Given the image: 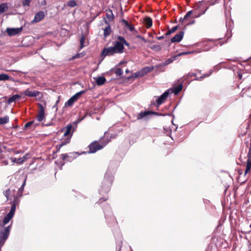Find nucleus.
I'll return each instance as SVG.
<instances>
[{
    "label": "nucleus",
    "instance_id": "nucleus-1",
    "mask_svg": "<svg viewBox=\"0 0 251 251\" xmlns=\"http://www.w3.org/2000/svg\"><path fill=\"white\" fill-rule=\"evenodd\" d=\"M118 39L119 41L115 43L113 48L117 53H121L123 52L124 45H125L126 46H129V44L122 36H118Z\"/></svg>",
    "mask_w": 251,
    "mask_h": 251
},
{
    "label": "nucleus",
    "instance_id": "nucleus-2",
    "mask_svg": "<svg viewBox=\"0 0 251 251\" xmlns=\"http://www.w3.org/2000/svg\"><path fill=\"white\" fill-rule=\"evenodd\" d=\"M10 226L4 227L0 231V248L4 245L5 241L7 239L10 231Z\"/></svg>",
    "mask_w": 251,
    "mask_h": 251
},
{
    "label": "nucleus",
    "instance_id": "nucleus-3",
    "mask_svg": "<svg viewBox=\"0 0 251 251\" xmlns=\"http://www.w3.org/2000/svg\"><path fill=\"white\" fill-rule=\"evenodd\" d=\"M109 140H108L105 143L102 145H100L98 142L95 141L89 145V152L90 153H95L97 151L101 150L109 142Z\"/></svg>",
    "mask_w": 251,
    "mask_h": 251
},
{
    "label": "nucleus",
    "instance_id": "nucleus-4",
    "mask_svg": "<svg viewBox=\"0 0 251 251\" xmlns=\"http://www.w3.org/2000/svg\"><path fill=\"white\" fill-rule=\"evenodd\" d=\"M72 126L70 124L69 125H68L66 127V129H65V132L64 133V137H67V136H69V137H68L65 141L64 142H62L60 145H59V148H61L62 147V146L66 145L67 144H68L69 142H70V139H71V137L72 135V134H71L70 136V135L71 134V130H72Z\"/></svg>",
    "mask_w": 251,
    "mask_h": 251
},
{
    "label": "nucleus",
    "instance_id": "nucleus-5",
    "mask_svg": "<svg viewBox=\"0 0 251 251\" xmlns=\"http://www.w3.org/2000/svg\"><path fill=\"white\" fill-rule=\"evenodd\" d=\"M113 179L112 176H108L107 174H105L104 176V179L102 185V187H104V184H106V186L104 188V191L106 192H108L110 190V187L112 184Z\"/></svg>",
    "mask_w": 251,
    "mask_h": 251
},
{
    "label": "nucleus",
    "instance_id": "nucleus-6",
    "mask_svg": "<svg viewBox=\"0 0 251 251\" xmlns=\"http://www.w3.org/2000/svg\"><path fill=\"white\" fill-rule=\"evenodd\" d=\"M38 105L39 107V110L36 118L38 121L42 122L45 118V107L40 103H39Z\"/></svg>",
    "mask_w": 251,
    "mask_h": 251
},
{
    "label": "nucleus",
    "instance_id": "nucleus-7",
    "mask_svg": "<svg viewBox=\"0 0 251 251\" xmlns=\"http://www.w3.org/2000/svg\"><path fill=\"white\" fill-rule=\"evenodd\" d=\"M203 48L202 51H207L212 49L214 45V41L212 40H206L201 43Z\"/></svg>",
    "mask_w": 251,
    "mask_h": 251
},
{
    "label": "nucleus",
    "instance_id": "nucleus-8",
    "mask_svg": "<svg viewBox=\"0 0 251 251\" xmlns=\"http://www.w3.org/2000/svg\"><path fill=\"white\" fill-rule=\"evenodd\" d=\"M115 53H117L113 47H110L104 48L101 51V55L103 57H105L106 56L113 55Z\"/></svg>",
    "mask_w": 251,
    "mask_h": 251
},
{
    "label": "nucleus",
    "instance_id": "nucleus-9",
    "mask_svg": "<svg viewBox=\"0 0 251 251\" xmlns=\"http://www.w3.org/2000/svg\"><path fill=\"white\" fill-rule=\"evenodd\" d=\"M170 93V89H169L166 91L164 93H163V94L161 96L158 97L156 100V102L157 104L158 105H160L162 103H163L165 101V100H166Z\"/></svg>",
    "mask_w": 251,
    "mask_h": 251
},
{
    "label": "nucleus",
    "instance_id": "nucleus-10",
    "mask_svg": "<svg viewBox=\"0 0 251 251\" xmlns=\"http://www.w3.org/2000/svg\"><path fill=\"white\" fill-rule=\"evenodd\" d=\"M154 69V67H146L140 70L139 72L135 74L137 77H141L148 73L152 71Z\"/></svg>",
    "mask_w": 251,
    "mask_h": 251
},
{
    "label": "nucleus",
    "instance_id": "nucleus-11",
    "mask_svg": "<svg viewBox=\"0 0 251 251\" xmlns=\"http://www.w3.org/2000/svg\"><path fill=\"white\" fill-rule=\"evenodd\" d=\"M154 69V67H146L140 70L139 72L135 74L137 77H141L148 73L152 71Z\"/></svg>",
    "mask_w": 251,
    "mask_h": 251
},
{
    "label": "nucleus",
    "instance_id": "nucleus-12",
    "mask_svg": "<svg viewBox=\"0 0 251 251\" xmlns=\"http://www.w3.org/2000/svg\"><path fill=\"white\" fill-rule=\"evenodd\" d=\"M154 69V67H146L140 70L139 72L135 74L137 77H141L148 73L152 71Z\"/></svg>",
    "mask_w": 251,
    "mask_h": 251
},
{
    "label": "nucleus",
    "instance_id": "nucleus-13",
    "mask_svg": "<svg viewBox=\"0 0 251 251\" xmlns=\"http://www.w3.org/2000/svg\"><path fill=\"white\" fill-rule=\"evenodd\" d=\"M23 30V27H19V28H7L6 29V32L8 35L9 36H14L17 35L20 32H21Z\"/></svg>",
    "mask_w": 251,
    "mask_h": 251
},
{
    "label": "nucleus",
    "instance_id": "nucleus-14",
    "mask_svg": "<svg viewBox=\"0 0 251 251\" xmlns=\"http://www.w3.org/2000/svg\"><path fill=\"white\" fill-rule=\"evenodd\" d=\"M44 12L40 11L37 12L34 16V19L31 22L32 23H36L41 21L45 17Z\"/></svg>",
    "mask_w": 251,
    "mask_h": 251
},
{
    "label": "nucleus",
    "instance_id": "nucleus-15",
    "mask_svg": "<svg viewBox=\"0 0 251 251\" xmlns=\"http://www.w3.org/2000/svg\"><path fill=\"white\" fill-rule=\"evenodd\" d=\"M184 35V32L180 31L178 34H176L173 38L171 39V42H180Z\"/></svg>",
    "mask_w": 251,
    "mask_h": 251
},
{
    "label": "nucleus",
    "instance_id": "nucleus-16",
    "mask_svg": "<svg viewBox=\"0 0 251 251\" xmlns=\"http://www.w3.org/2000/svg\"><path fill=\"white\" fill-rule=\"evenodd\" d=\"M176 55L172 56L171 57L167 59L165 62H163L161 64H159L158 65L156 66L155 67L158 68L159 67H164L165 66L168 65L172 63L175 60H176Z\"/></svg>",
    "mask_w": 251,
    "mask_h": 251
},
{
    "label": "nucleus",
    "instance_id": "nucleus-17",
    "mask_svg": "<svg viewBox=\"0 0 251 251\" xmlns=\"http://www.w3.org/2000/svg\"><path fill=\"white\" fill-rule=\"evenodd\" d=\"M25 95L31 97H37L40 94V92L37 91H30L29 89H26L24 93Z\"/></svg>",
    "mask_w": 251,
    "mask_h": 251
},
{
    "label": "nucleus",
    "instance_id": "nucleus-18",
    "mask_svg": "<svg viewBox=\"0 0 251 251\" xmlns=\"http://www.w3.org/2000/svg\"><path fill=\"white\" fill-rule=\"evenodd\" d=\"M152 112L151 111H144V112H141L140 113L138 114L137 117V119L138 120H141L144 118L146 117L150 114H151Z\"/></svg>",
    "mask_w": 251,
    "mask_h": 251
},
{
    "label": "nucleus",
    "instance_id": "nucleus-19",
    "mask_svg": "<svg viewBox=\"0 0 251 251\" xmlns=\"http://www.w3.org/2000/svg\"><path fill=\"white\" fill-rule=\"evenodd\" d=\"M182 89V84H180L177 86L173 88L170 90L171 91V93H174L175 95H177Z\"/></svg>",
    "mask_w": 251,
    "mask_h": 251
},
{
    "label": "nucleus",
    "instance_id": "nucleus-20",
    "mask_svg": "<svg viewBox=\"0 0 251 251\" xmlns=\"http://www.w3.org/2000/svg\"><path fill=\"white\" fill-rule=\"evenodd\" d=\"M96 79L97 85H102L106 81V79L103 76H99L97 78H94Z\"/></svg>",
    "mask_w": 251,
    "mask_h": 251
},
{
    "label": "nucleus",
    "instance_id": "nucleus-21",
    "mask_svg": "<svg viewBox=\"0 0 251 251\" xmlns=\"http://www.w3.org/2000/svg\"><path fill=\"white\" fill-rule=\"evenodd\" d=\"M144 24L147 28H149L151 26L152 22L151 19L149 17H147L144 19Z\"/></svg>",
    "mask_w": 251,
    "mask_h": 251
},
{
    "label": "nucleus",
    "instance_id": "nucleus-22",
    "mask_svg": "<svg viewBox=\"0 0 251 251\" xmlns=\"http://www.w3.org/2000/svg\"><path fill=\"white\" fill-rule=\"evenodd\" d=\"M122 22L124 24L125 26L130 31H133L134 30V26L132 25L129 24L127 21L123 19L122 20Z\"/></svg>",
    "mask_w": 251,
    "mask_h": 251
},
{
    "label": "nucleus",
    "instance_id": "nucleus-23",
    "mask_svg": "<svg viewBox=\"0 0 251 251\" xmlns=\"http://www.w3.org/2000/svg\"><path fill=\"white\" fill-rule=\"evenodd\" d=\"M85 92V91L84 90H82V91H81L79 92H77L76 93L75 95H74V96H73L72 97H71V99L75 101H76L78 99V98H79V97L82 95L83 94V93H84Z\"/></svg>",
    "mask_w": 251,
    "mask_h": 251
},
{
    "label": "nucleus",
    "instance_id": "nucleus-24",
    "mask_svg": "<svg viewBox=\"0 0 251 251\" xmlns=\"http://www.w3.org/2000/svg\"><path fill=\"white\" fill-rule=\"evenodd\" d=\"M86 37L84 34H82L80 39V49H82L84 47L86 46L85 44Z\"/></svg>",
    "mask_w": 251,
    "mask_h": 251
},
{
    "label": "nucleus",
    "instance_id": "nucleus-25",
    "mask_svg": "<svg viewBox=\"0 0 251 251\" xmlns=\"http://www.w3.org/2000/svg\"><path fill=\"white\" fill-rule=\"evenodd\" d=\"M8 10V6L6 3H2L0 4V14L7 11Z\"/></svg>",
    "mask_w": 251,
    "mask_h": 251
},
{
    "label": "nucleus",
    "instance_id": "nucleus-26",
    "mask_svg": "<svg viewBox=\"0 0 251 251\" xmlns=\"http://www.w3.org/2000/svg\"><path fill=\"white\" fill-rule=\"evenodd\" d=\"M111 32V28L109 25H108L104 29V36L106 37L109 36Z\"/></svg>",
    "mask_w": 251,
    "mask_h": 251
},
{
    "label": "nucleus",
    "instance_id": "nucleus-27",
    "mask_svg": "<svg viewBox=\"0 0 251 251\" xmlns=\"http://www.w3.org/2000/svg\"><path fill=\"white\" fill-rule=\"evenodd\" d=\"M20 98V96L18 95H13L12 97H11L8 99L7 103L10 104L13 102L15 101L17 99H19Z\"/></svg>",
    "mask_w": 251,
    "mask_h": 251
},
{
    "label": "nucleus",
    "instance_id": "nucleus-28",
    "mask_svg": "<svg viewBox=\"0 0 251 251\" xmlns=\"http://www.w3.org/2000/svg\"><path fill=\"white\" fill-rule=\"evenodd\" d=\"M12 216L7 214L6 216L4 218L2 221V226L7 224L9 221L12 218Z\"/></svg>",
    "mask_w": 251,
    "mask_h": 251
},
{
    "label": "nucleus",
    "instance_id": "nucleus-29",
    "mask_svg": "<svg viewBox=\"0 0 251 251\" xmlns=\"http://www.w3.org/2000/svg\"><path fill=\"white\" fill-rule=\"evenodd\" d=\"M106 17L110 21L113 20L114 15L111 10L109 9L107 11Z\"/></svg>",
    "mask_w": 251,
    "mask_h": 251
},
{
    "label": "nucleus",
    "instance_id": "nucleus-30",
    "mask_svg": "<svg viewBox=\"0 0 251 251\" xmlns=\"http://www.w3.org/2000/svg\"><path fill=\"white\" fill-rule=\"evenodd\" d=\"M9 119V117L8 116L0 118V124L3 125L8 123Z\"/></svg>",
    "mask_w": 251,
    "mask_h": 251
},
{
    "label": "nucleus",
    "instance_id": "nucleus-31",
    "mask_svg": "<svg viewBox=\"0 0 251 251\" xmlns=\"http://www.w3.org/2000/svg\"><path fill=\"white\" fill-rule=\"evenodd\" d=\"M9 79V76L5 74H0V81H4Z\"/></svg>",
    "mask_w": 251,
    "mask_h": 251
},
{
    "label": "nucleus",
    "instance_id": "nucleus-32",
    "mask_svg": "<svg viewBox=\"0 0 251 251\" xmlns=\"http://www.w3.org/2000/svg\"><path fill=\"white\" fill-rule=\"evenodd\" d=\"M251 169V161H247L246 168L244 175H246Z\"/></svg>",
    "mask_w": 251,
    "mask_h": 251
},
{
    "label": "nucleus",
    "instance_id": "nucleus-33",
    "mask_svg": "<svg viewBox=\"0 0 251 251\" xmlns=\"http://www.w3.org/2000/svg\"><path fill=\"white\" fill-rule=\"evenodd\" d=\"M75 102V101L73 100L71 98L69 100H68L65 103V107H67V106H72L73 104Z\"/></svg>",
    "mask_w": 251,
    "mask_h": 251
},
{
    "label": "nucleus",
    "instance_id": "nucleus-34",
    "mask_svg": "<svg viewBox=\"0 0 251 251\" xmlns=\"http://www.w3.org/2000/svg\"><path fill=\"white\" fill-rule=\"evenodd\" d=\"M16 209V206L15 204H13L11 207L9 212L8 213L10 215L13 217Z\"/></svg>",
    "mask_w": 251,
    "mask_h": 251
},
{
    "label": "nucleus",
    "instance_id": "nucleus-35",
    "mask_svg": "<svg viewBox=\"0 0 251 251\" xmlns=\"http://www.w3.org/2000/svg\"><path fill=\"white\" fill-rule=\"evenodd\" d=\"M177 26L173 27V28H172L171 29L169 30L166 32V35H169L171 34V33L175 32L176 31V30L177 29Z\"/></svg>",
    "mask_w": 251,
    "mask_h": 251
},
{
    "label": "nucleus",
    "instance_id": "nucleus-36",
    "mask_svg": "<svg viewBox=\"0 0 251 251\" xmlns=\"http://www.w3.org/2000/svg\"><path fill=\"white\" fill-rule=\"evenodd\" d=\"M76 4V2L75 0H70L68 2V5L71 7H75Z\"/></svg>",
    "mask_w": 251,
    "mask_h": 251
},
{
    "label": "nucleus",
    "instance_id": "nucleus-37",
    "mask_svg": "<svg viewBox=\"0 0 251 251\" xmlns=\"http://www.w3.org/2000/svg\"><path fill=\"white\" fill-rule=\"evenodd\" d=\"M151 48L156 51H159L161 50V47L160 45H154L151 47Z\"/></svg>",
    "mask_w": 251,
    "mask_h": 251
},
{
    "label": "nucleus",
    "instance_id": "nucleus-38",
    "mask_svg": "<svg viewBox=\"0 0 251 251\" xmlns=\"http://www.w3.org/2000/svg\"><path fill=\"white\" fill-rule=\"evenodd\" d=\"M195 52H196V51H191L182 52L178 53L177 55H176V56L177 57V56H180L181 55H187V54H189L193 53Z\"/></svg>",
    "mask_w": 251,
    "mask_h": 251
},
{
    "label": "nucleus",
    "instance_id": "nucleus-39",
    "mask_svg": "<svg viewBox=\"0 0 251 251\" xmlns=\"http://www.w3.org/2000/svg\"><path fill=\"white\" fill-rule=\"evenodd\" d=\"M115 73L117 76H120L123 75V71L120 68H117L115 70Z\"/></svg>",
    "mask_w": 251,
    "mask_h": 251
},
{
    "label": "nucleus",
    "instance_id": "nucleus-40",
    "mask_svg": "<svg viewBox=\"0 0 251 251\" xmlns=\"http://www.w3.org/2000/svg\"><path fill=\"white\" fill-rule=\"evenodd\" d=\"M192 13V11H188L185 16L183 18V21H186L188 19L189 17L191 16Z\"/></svg>",
    "mask_w": 251,
    "mask_h": 251
},
{
    "label": "nucleus",
    "instance_id": "nucleus-41",
    "mask_svg": "<svg viewBox=\"0 0 251 251\" xmlns=\"http://www.w3.org/2000/svg\"><path fill=\"white\" fill-rule=\"evenodd\" d=\"M32 0H23L22 4L24 6H29Z\"/></svg>",
    "mask_w": 251,
    "mask_h": 251
},
{
    "label": "nucleus",
    "instance_id": "nucleus-42",
    "mask_svg": "<svg viewBox=\"0 0 251 251\" xmlns=\"http://www.w3.org/2000/svg\"><path fill=\"white\" fill-rule=\"evenodd\" d=\"M34 123V121H30V122H27V123H26L25 124V128H28L29 126H30Z\"/></svg>",
    "mask_w": 251,
    "mask_h": 251
},
{
    "label": "nucleus",
    "instance_id": "nucleus-43",
    "mask_svg": "<svg viewBox=\"0 0 251 251\" xmlns=\"http://www.w3.org/2000/svg\"><path fill=\"white\" fill-rule=\"evenodd\" d=\"M10 194V190L7 189L4 192V196L7 198V199L8 198L9 195Z\"/></svg>",
    "mask_w": 251,
    "mask_h": 251
},
{
    "label": "nucleus",
    "instance_id": "nucleus-44",
    "mask_svg": "<svg viewBox=\"0 0 251 251\" xmlns=\"http://www.w3.org/2000/svg\"><path fill=\"white\" fill-rule=\"evenodd\" d=\"M25 184V180L24 182H23V184L22 185V186H21V187L20 188V189L19 190V191L20 192H21V193H22V192H23V190L24 189V187Z\"/></svg>",
    "mask_w": 251,
    "mask_h": 251
},
{
    "label": "nucleus",
    "instance_id": "nucleus-45",
    "mask_svg": "<svg viewBox=\"0 0 251 251\" xmlns=\"http://www.w3.org/2000/svg\"><path fill=\"white\" fill-rule=\"evenodd\" d=\"M247 161H251V150H249Z\"/></svg>",
    "mask_w": 251,
    "mask_h": 251
},
{
    "label": "nucleus",
    "instance_id": "nucleus-46",
    "mask_svg": "<svg viewBox=\"0 0 251 251\" xmlns=\"http://www.w3.org/2000/svg\"><path fill=\"white\" fill-rule=\"evenodd\" d=\"M23 161H24V160L22 158L18 159V160L17 161L16 160V159H15V160H13V162H17V163H22Z\"/></svg>",
    "mask_w": 251,
    "mask_h": 251
},
{
    "label": "nucleus",
    "instance_id": "nucleus-47",
    "mask_svg": "<svg viewBox=\"0 0 251 251\" xmlns=\"http://www.w3.org/2000/svg\"><path fill=\"white\" fill-rule=\"evenodd\" d=\"M68 157V155L67 154H61V157L62 159L65 160Z\"/></svg>",
    "mask_w": 251,
    "mask_h": 251
},
{
    "label": "nucleus",
    "instance_id": "nucleus-48",
    "mask_svg": "<svg viewBox=\"0 0 251 251\" xmlns=\"http://www.w3.org/2000/svg\"><path fill=\"white\" fill-rule=\"evenodd\" d=\"M79 56H80V54H76V55H75V56L72 57V59H75V58H79Z\"/></svg>",
    "mask_w": 251,
    "mask_h": 251
},
{
    "label": "nucleus",
    "instance_id": "nucleus-49",
    "mask_svg": "<svg viewBox=\"0 0 251 251\" xmlns=\"http://www.w3.org/2000/svg\"><path fill=\"white\" fill-rule=\"evenodd\" d=\"M138 37L141 39L142 40H143L144 42H146V40H145V39L144 38L142 37V36H138Z\"/></svg>",
    "mask_w": 251,
    "mask_h": 251
},
{
    "label": "nucleus",
    "instance_id": "nucleus-50",
    "mask_svg": "<svg viewBox=\"0 0 251 251\" xmlns=\"http://www.w3.org/2000/svg\"><path fill=\"white\" fill-rule=\"evenodd\" d=\"M57 105H56L55 104L52 107V108H55V111H57L58 110V107H57Z\"/></svg>",
    "mask_w": 251,
    "mask_h": 251
},
{
    "label": "nucleus",
    "instance_id": "nucleus-51",
    "mask_svg": "<svg viewBox=\"0 0 251 251\" xmlns=\"http://www.w3.org/2000/svg\"><path fill=\"white\" fill-rule=\"evenodd\" d=\"M164 36H159V37H157V39L158 40H161V39H164Z\"/></svg>",
    "mask_w": 251,
    "mask_h": 251
},
{
    "label": "nucleus",
    "instance_id": "nucleus-52",
    "mask_svg": "<svg viewBox=\"0 0 251 251\" xmlns=\"http://www.w3.org/2000/svg\"><path fill=\"white\" fill-rule=\"evenodd\" d=\"M106 200H107V199H103V198H101V199H100L99 201H100V202H101L102 201H106Z\"/></svg>",
    "mask_w": 251,
    "mask_h": 251
},
{
    "label": "nucleus",
    "instance_id": "nucleus-53",
    "mask_svg": "<svg viewBox=\"0 0 251 251\" xmlns=\"http://www.w3.org/2000/svg\"><path fill=\"white\" fill-rule=\"evenodd\" d=\"M3 165H7V164H8V161H4L3 162Z\"/></svg>",
    "mask_w": 251,
    "mask_h": 251
},
{
    "label": "nucleus",
    "instance_id": "nucleus-54",
    "mask_svg": "<svg viewBox=\"0 0 251 251\" xmlns=\"http://www.w3.org/2000/svg\"><path fill=\"white\" fill-rule=\"evenodd\" d=\"M194 23H195V20H193L192 22L188 23L187 25H191L192 24H194Z\"/></svg>",
    "mask_w": 251,
    "mask_h": 251
},
{
    "label": "nucleus",
    "instance_id": "nucleus-55",
    "mask_svg": "<svg viewBox=\"0 0 251 251\" xmlns=\"http://www.w3.org/2000/svg\"><path fill=\"white\" fill-rule=\"evenodd\" d=\"M238 172H239V175H241L242 174V172L241 170H239Z\"/></svg>",
    "mask_w": 251,
    "mask_h": 251
},
{
    "label": "nucleus",
    "instance_id": "nucleus-56",
    "mask_svg": "<svg viewBox=\"0 0 251 251\" xmlns=\"http://www.w3.org/2000/svg\"><path fill=\"white\" fill-rule=\"evenodd\" d=\"M59 102V100L58 99V100L56 101V102H55V104H56V105H57Z\"/></svg>",
    "mask_w": 251,
    "mask_h": 251
},
{
    "label": "nucleus",
    "instance_id": "nucleus-57",
    "mask_svg": "<svg viewBox=\"0 0 251 251\" xmlns=\"http://www.w3.org/2000/svg\"><path fill=\"white\" fill-rule=\"evenodd\" d=\"M179 21H180V22H183L184 21H183V18H181L180 19Z\"/></svg>",
    "mask_w": 251,
    "mask_h": 251
},
{
    "label": "nucleus",
    "instance_id": "nucleus-58",
    "mask_svg": "<svg viewBox=\"0 0 251 251\" xmlns=\"http://www.w3.org/2000/svg\"><path fill=\"white\" fill-rule=\"evenodd\" d=\"M189 75H190V76H194V75H195V74H194L193 73H192V74H189Z\"/></svg>",
    "mask_w": 251,
    "mask_h": 251
},
{
    "label": "nucleus",
    "instance_id": "nucleus-59",
    "mask_svg": "<svg viewBox=\"0 0 251 251\" xmlns=\"http://www.w3.org/2000/svg\"><path fill=\"white\" fill-rule=\"evenodd\" d=\"M249 150H251V143H250V146L249 148Z\"/></svg>",
    "mask_w": 251,
    "mask_h": 251
},
{
    "label": "nucleus",
    "instance_id": "nucleus-60",
    "mask_svg": "<svg viewBox=\"0 0 251 251\" xmlns=\"http://www.w3.org/2000/svg\"><path fill=\"white\" fill-rule=\"evenodd\" d=\"M128 72H129V70L128 69L126 70V73H128Z\"/></svg>",
    "mask_w": 251,
    "mask_h": 251
},
{
    "label": "nucleus",
    "instance_id": "nucleus-61",
    "mask_svg": "<svg viewBox=\"0 0 251 251\" xmlns=\"http://www.w3.org/2000/svg\"><path fill=\"white\" fill-rule=\"evenodd\" d=\"M51 125V124H47V126H50Z\"/></svg>",
    "mask_w": 251,
    "mask_h": 251
},
{
    "label": "nucleus",
    "instance_id": "nucleus-62",
    "mask_svg": "<svg viewBox=\"0 0 251 251\" xmlns=\"http://www.w3.org/2000/svg\"><path fill=\"white\" fill-rule=\"evenodd\" d=\"M209 75H210V74H208V75H207L206 76H208ZM205 76H206V75Z\"/></svg>",
    "mask_w": 251,
    "mask_h": 251
},
{
    "label": "nucleus",
    "instance_id": "nucleus-63",
    "mask_svg": "<svg viewBox=\"0 0 251 251\" xmlns=\"http://www.w3.org/2000/svg\"><path fill=\"white\" fill-rule=\"evenodd\" d=\"M209 75H210V74H208V75H207L206 76H208ZM205 76H206V75Z\"/></svg>",
    "mask_w": 251,
    "mask_h": 251
},
{
    "label": "nucleus",
    "instance_id": "nucleus-64",
    "mask_svg": "<svg viewBox=\"0 0 251 251\" xmlns=\"http://www.w3.org/2000/svg\"><path fill=\"white\" fill-rule=\"evenodd\" d=\"M0 226H1V223H0Z\"/></svg>",
    "mask_w": 251,
    "mask_h": 251
}]
</instances>
